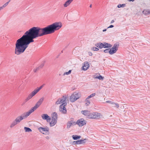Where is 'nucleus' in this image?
I'll return each instance as SVG.
<instances>
[{
    "label": "nucleus",
    "mask_w": 150,
    "mask_h": 150,
    "mask_svg": "<svg viewBox=\"0 0 150 150\" xmlns=\"http://www.w3.org/2000/svg\"><path fill=\"white\" fill-rule=\"evenodd\" d=\"M113 27H114V25H110L109 27H108L107 28H113Z\"/></svg>",
    "instance_id": "45"
},
{
    "label": "nucleus",
    "mask_w": 150,
    "mask_h": 150,
    "mask_svg": "<svg viewBox=\"0 0 150 150\" xmlns=\"http://www.w3.org/2000/svg\"><path fill=\"white\" fill-rule=\"evenodd\" d=\"M59 110L62 113L66 114L67 112L66 108L65 107H60L59 106Z\"/></svg>",
    "instance_id": "13"
},
{
    "label": "nucleus",
    "mask_w": 150,
    "mask_h": 150,
    "mask_svg": "<svg viewBox=\"0 0 150 150\" xmlns=\"http://www.w3.org/2000/svg\"><path fill=\"white\" fill-rule=\"evenodd\" d=\"M114 21L113 20H112V21H111V23H114Z\"/></svg>",
    "instance_id": "51"
},
{
    "label": "nucleus",
    "mask_w": 150,
    "mask_h": 150,
    "mask_svg": "<svg viewBox=\"0 0 150 150\" xmlns=\"http://www.w3.org/2000/svg\"><path fill=\"white\" fill-rule=\"evenodd\" d=\"M95 95L96 93H93L87 97L88 99H89L93 97Z\"/></svg>",
    "instance_id": "33"
},
{
    "label": "nucleus",
    "mask_w": 150,
    "mask_h": 150,
    "mask_svg": "<svg viewBox=\"0 0 150 150\" xmlns=\"http://www.w3.org/2000/svg\"><path fill=\"white\" fill-rule=\"evenodd\" d=\"M119 46V43L116 42L115 44L112 48H110L109 54L112 55L115 53L118 50Z\"/></svg>",
    "instance_id": "7"
},
{
    "label": "nucleus",
    "mask_w": 150,
    "mask_h": 150,
    "mask_svg": "<svg viewBox=\"0 0 150 150\" xmlns=\"http://www.w3.org/2000/svg\"><path fill=\"white\" fill-rule=\"evenodd\" d=\"M62 26L61 22H55L47 25L44 28L46 35L54 33L56 30L59 29Z\"/></svg>",
    "instance_id": "2"
},
{
    "label": "nucleus",
    "mask_w": 150,
    "mask_h": 150,
    "mask_svg": "<svg viewBox=\"0 0 150 150\" xmlns=\"http://www.w3.org/2000/svg\"><path fill=\"white\" fill-rule=\"evenodd\" d=\"M81 138V136H80V135H78V139H79Z\"/></svg>",
    "instance_id": "48"
},
{
    "label": "nucleus",
    "mask_w": 150,
    "mask_h": 150,
    "mask_svg": "<svg viewBox=\"0 0 150 150\" xmlns=\"http://www.w3.org/2000/svg\"><path fill=\"white\" fill-rule=\"evenodd\" d=\"M72 137L74 140H77L78 139V135H73L72 136Z\"/></svg>",
    "instance_id": "31"
},
{
    "label": "nucleus",
    "mask_w": 150,
    "mask_h": 150,
    "mask_svg": "<svg viewBox=\"0 0 150 150\" xmlns=\"http://www.w3.org/2000/svg\"><path fill=\"white\" fill-rule=\"evenodd\" d=\"M99 76H97L96 75H95L94 76V78L96 79H98L99 80H103L104 79V77H103L102 76L99 74Z\"/></svg>",
    "instance_id": "20"
},
{
    "label": "nucleus",
    "mask_w": 150,
    "mask_h": 150,
    "mask_svg": "<svg viewBox=\"0 0 150 150\" xmlns=\"http://www.w3.org/2000/svg\"><path fill=\"white\" fill-rule=\"evenodd\" d=\"M58 115L57 113L56 112H53L52 115V118L53 117L54 118L57 120Z\"/></svg>",
    "instance_id": "22"
},
{
    "label": "nucleus",
    "mask_w": 150,
    "mask_h": 150,
    "mask_svg": "<svg viewBox=\"0 0 150 150\" xmlns=\"http://www.w3.org/2000/svg\"><path fill=\"white\" fill-rule=\"evenodd\" d=\"M67 100L65 102H64L62 104H61L60 105V107H65L67 105V103L66 102Z\"/></svg>",
    "instance_id": "32"
},
{
    "label": "nucleus",
    "mask_w": 150,
    "mask_h": 150,
    "mask_svg": "<svg viewBox=\"0 0 150 150\" xmlns=\"http://www.w3.org/2000/svg\"><path fill=\"white\" fill-rule=\"evenodd\" d=\"M82 113L84 115L86 116L87 118L89 119H99L100 118V114L97 112L91 113L90 111L88 110L81 111Z\"/></svg>",
    "instance_id": "4"
},
{
    "label": "nucleus",
    "mask_w": 150,
    "mask_h": 150,
    "mask_svg": "<svg viewBox=\"0 0 150 150\" xmlns=\"http://www.w3.org/2000/svg\"><path fill=\"white\" fill-rule=\"evenodd\" d=\"M24 129L25 132H31L32 131L31 129L29 127H25Z\"/></svg>",
    "instance_id": "23"
},
{
    "label": "nucleus",
    "mask_w": 150,
    "mask_h": 150,
    "mask_svg": "<svg viewBox=\"0 0 150 150\" xmlns=\"http://www.w3.org/2000/svg\"><path fill=\"white\" fill-rule=\"evenodd\" d=\"M29 99H30L29 98H28V97H27L23 101L22 105H24L27 101H28L29 100Z\"/></svg>",
    "instance_id": "34"
},
{
    "label": "nucleus",
    "mask_w": 150,
    "mask_h": 150,
    "mask_svg": "<svg viewBox=\"0 0 150 150\" xmlns=\"http://www.w3.org/2000/svg\"><path fill=\"white\" fill-rule=\"evenodd\" d=\"M4 8V7L3 6H2L0 7V10Z\"/></svg>",
    "instance_id": "53"
},
{
    "label": "nucleus",
    "mask_w": 150,
    "mask_h": 150,
    "mask_svg": "<svg viewBox=\"0 0 150 150\" xmlns=\"http://www.w3.org/2000/svg\"><path fill=\"white\" fill-rule=\"evenodd\" d=\"M86 121L84 120L83 118H81L78 120L76 122V124H77L79 127H82L84 125H86Z\"/></svg>",
    "instance_id": "9"
},
{
    "label": "nucleus",
    "mask_w": 150,
    "mask_h": 150,
    "mask_svg": "<svg viewBox=\"0 0 150 150\" xmlns=\"http://www.w3.org/2000/svg\"><path fill=\"white\" fill-rule=\"evenodd\" d=\"M71 144L74 145L80 144L79 140L71 142Z\"/></svg>",
    "instance_id": "26"
},
{
    "label": "nucleus",
    "mask_w": 150,
    "mask_h": 150,
    "mask_svg": "<svg viewBox=\"0 0 150 150\" xmlns=\"http://www.w3.org/2000/svg\"><path fill=\"white\" fill-rule=\"evenodd\" d=\"M142 13L145 15H148L150 14V10L149 9H144Z\"/></svg>",
    "instance_id": "18"
},
{
    "label": "nucleus",
    "mask_w": 150,
    "mask_h": 150,
    "mask_svg": "<svg viewBox=\"0 0 150 150\" xmlns=\"http://www.w3.org/2000/svg\"><path fill=\"white\" fill-rule=\"evenodd\" d=\"M69 122H71L74 125H76V122L74 121V118H71L70 119V120L69 121Z\"/></svg>",
    "instance_id": "30"
},
{
    "label": "nucleus",
    "mask_w": 150,
    "mask_h": 150,
    "mask_svg": "<svg viewBox=\"0 0 150 150\" xmlns=\"http://www.w3.org/2000/svg\"><path fill=\"white\" fill-rule=\"evenodd\" d=\"M67 97L66 96H63L62 98H59V102L61 103H62L64 102L67 100Z\"/></svg>",
    "instance_id": "14"
},
{
    "label": "nucleus",
    "mask_w": 150,
    "mask_h": 150,
    "mask_svg": "<svg viewBox=\"0 0 150 150\" xmlns=\"http://www.w3.org/2000/svg\"><path fill=\"white\" fill-rule=\"evenodd\" d=\"M60 104H61V103L59 102V99H58L57 100L55 104L56 105H59Z\"/></svg>",
    "instance_id": "42"
},
{
    "label": "nucleus",
    "mask_w": 150,
    "mask_h": 150,
    "mask_svg": "<svg viewBox=\"0 0 150 150\" xmlns=\"http://www.w3.org/2000/svg\"><path fill=\"white\" fill-rule=\"evenodd\" d=\"M107 30V29H104V30H103V32H105V31H106Z\"/></svg>",
    "instance_id": "54"
},
{
    "label": "nucleus",
    "mask_w": 150,
    "mask_h": 150,
    "mask_svg": "<svg viewBox=\"0 0 150 150\" xmlns=\"http://www.w3.org/2000/svg\"><path fill=\"white\" fill-rule=\"evenodd\" d=\"M31 113V112L29 111L26 113L25 114V115H24L23 116L24 118H26L28 116H29Z\"/></svg>",
    "instance_id": "25"
},
{
    "label": "nucleus",
    "mask_w": 150,
    "mask_h": 150,
    "mask_svg": "<svg viewBox=\"0 0 150 150\" xmlns=\"http://www.w3.org/2000/svg\"><path fill=\"white\" fill-rule=\"evenodd\" d=\"M88 54L90 56H92V53L91 52H88Z\"/></svg>",
    "instance_id": "46"
},
{
    "label": "nucleus",
    "mask_w": 150,
    "mask_h": 150,
    "mask_svg": "<svg viewBox=\"0 0 150 150\" xmlns=\"http://www.w3.org/2000/svg\"><path fill=\"white\" fill-rule=\"evenodd\" d=\"M85 101L86 102L85 103L86 106L88 105L90 103L89 99H88L87 98L86 99Z\"/></svg>",
    "instance_id": "27"
},
{
    "label": "nucleus",
    "mask_w": 150,
    "mask_h": 150,
    "mask_svg": "<svg viewBox=\"0 0 150 150\" xmlns=\"http://www.w3.org/2000/svg\"><path fill=\"white\" fill-rule=\"evenodd\" d=\"M71 70H69L68 71L64 72V75H65V74L69 75V74H71Z\"/></svg>",
    "instance_id": "37"
},
{
    "label": "nucleus",
    "mask_w": 150,
    "mask_h": 150,
    "mask_svg": "<svg viewBox=\"0 0 150 150\" xmlns=\"http://www.w3.org/2000/svg\"><path fill=\"white\" fill-rule=\"evenodd\" d=\"M38 38L30 29L26 31L16 43L15 54L19 55L23 53L31 43L34 42V39Z\"/></svg>",
    "instance_id": "1"
},
{
    "label": "nucleus",
    "mask_w": 150,
    "mask_h": 150,
    "mask_svg": "<svg viewBox=\"0 0 150 150\" xmlns=\"http://www.w3.org/2000/svg\"><path fill=\"white\" fill-rule=\"evenodd\" d=\"M36 94V93L35 92V91H32L31 93L28 96V97L30 99H31L33 96L35 95Z\"/></svg>",
    "instance_id": "19"
},
{
    "label": "nucleus",
    "mask_w": 150,
    "mask_h": 150,
    "mask_svg": "<svg viewBox=\"0 0 150 150\" xmlns=\"http://www.w3.org/2000/svg\"><path fill=\"white\" fill-rule=\"evenodd\" d=\"M128 0L130 2H131V1L133 2L135 0Z\"/></svg>",
    "instance_id": "52"
},
{
    "label": "nucleus",
    "mask_w": 150,
    "mask_h": 150,
    "mask_svg": "<svg viewBox=\"0 0 150 150\" xmlns=\"http://www.w3.org/2000/svg\"><path fill=\"white\" fill-rule=\"evenodd\" d=\"M38 37L47 35L44 28L33 27L30 29Z\"/></svg>",
    "instance_id": "3"
},
{
    "label": "nucleus",
    "mask_w": 150,
    "mask_h": 150,
    "mask_svg": "<svg viewBox=\"0 0 150 150\" xmlns=\"http://www.w3.org/2000/svg\"><path fill=\"white\" fill-rule=\"evenodd\" d=\"M25 119L23 116L21 115L17 117L15 120L13 121L10 125V127L12 128L17 124L19 123L22 120Z\"/></svg>",
    "instance_id": "6"
},
{
    "label": "nucleus",
    "mask_w": 150,
    "mask_h": 150,
    "mask_svg": "<svg viewBox=\"0 0 150 150\" xmlns=\"http://www.w3.org/2000/svg\"><path fill=\"white\" fill-rule=\"evenodd\" d=\"M56 123L55 122H54V121H53L52 120L50 122V127H52L55 125Z\"/></svg>",
    "instance_id": "28"
},
{
    "label": "nucleus",
    "mask_w": 150,
    "mask_h": 150,
    "mask_svg": "<svg viewBox=\"0 0 150 150\" xmlns=\"http://www.w3.org/2000/svg\"><path fill=\"white\" fill-rule=\"evenodd\" d=\"M44 100V98H41L36 103L35 106L33 107L35 110L38 108L42 103Z\"/></svg>",
    "instance_id": "11"
},
{
    "label": "nucleus",
    "mask_w": 150,
    "mask_h": 150,
    "mask_svg": "<svg viewBox=\"0 0 150 150\" xmlns=\"http://www.w3.org/2000/svg\"><path fill=\"white\" fill-rule=\"evenodd\" d=\"M35 110H36L33 107L29 111L32 113Z\"/></svg>",
    "instance_id": "39"
},
{
    "label": "nucleus",
    "mask_w": 150,
    "mask_h": 150,
    "mask_svg": "<svg viewBox=\"0 0 150 150\" xmlns=\"http://www.w3.org/2000/svg\"><path fill=\"white\" fill-rule=\"evenodd\" d=\"M81 97L80 93L76 92H74L72 94L70 98V101L72 103L74 102L79 98Z\"/></svg>",
    "instance_id": "5"
},
{
    "label": "nucleus",
    "mask_w": 150,
    "mask_h": 150,
    "mask_svg": "<svg viewBox=\"0 0 150 150\" xmlns=\"http://www.w3.org/2000/svg\"><path fill=\"white\" fill-rule=\"evenodd\" d=\"M43 86V85H42L40 86L37 89H35L34 90V91L36 93L41 89Z\"/></svg>",
    "instance_id": "24"
},
{
    "label": "nucleus",
    "mask_w": 150,
    "mask_h": 150,
    "mask_svg": "<svg viewBox=\"0 0 150 150\" xmlns=\"http://www.w3.org/2000/svg\"><path fill=\"white\" fill-rule=\"evenodd\" d=\"M91 49L95 51H97L99 50V49L98 48L95 47H92Z\"/></svg>",
    "instance_id": "36"
},
{
    "label": "nucleus",
    "mask_w": 150,
    "mask_h": 150,
    "mask_svg": "<svg viewBox=\"0 0 150 150\" xmlns=\"http://www.w3.org/2000/svg\"><path fill=\"white\" fill-rule=\"evenodd\" d=\"M42 118L43 120H46L47 122H50L51 120V117L47 114H42L41 115Z\"/></svg>",
    "instance_id": "10"
},
{
    "label": "nucleus",
    "mask_w": 150,
    "mask_h": 150,
    "mask_svg": "<svg viewBox=\"0 0 150 150\" xmlns=\"http://www.w3.org/2000/svg\"><path fill=\"white\" fill-rule=\"evenodd\" d=\"M39 131L43 134L48 135L49 133V129L46 126L45 127H40L38 128Z\"/></svg>",
    "instance_id": "8"
},
{
    "label": "nucleus",
    "mask_w": 150,
    "mask_h": 150,
    "mask_svg": "<svg viewBox=\"0 0 150 150\" xmlns=\"http://www.w3.org/2000/svg\"><path fill=\"white\" fill-rule=\"evenodd\" d=\"M95 46L100 49H102L103 48V42H99L97 44H95Z\"/></svg>",
    "instance_id": "16"
},
{
    "label": "nucleus",
    "mask_w": 150,
    "mask_h": 150,
    "mask_svg": "<svg viewBox=\"0 0 150 150\" xmlns=\"http://www.w3.org/2000/svg\"><path fill=\"white\" fill-rule=\"evenodd\" d=\"M52 120L53 121H54V122H55L57 123V119L52 117Z\"/></svg>",
    "instance_id": "44"
},
{
    "label": "nucleus",
    "mask_w": 150,
    "mask_h": 150,
    "mask_svg": "<svg viewBox=\"0 0 150 150\" xmlns=\"http://www.w3.org/2000/svg\"><path fill=\"white\" fill-rule=\"evenodd\" d=\"M112 47L111 44L106 42H103V48H110Z\"/></svg>",
    "instance_id": "15"
},
{
    "label": "nucleus",
    "mask_w": 150,
    "mask_h": 150,
    "mask_svg": "<svg viewBox=\"0 0 150 150\" xmlns=\"http://www.w3.org/2000/svg\"><path fill=\"white\" fill-rule=\"evenodd\" d=\"M90 8H91L92 7V5L91 4L90 6Z\"/></svg>",
    "instance_id": "56"
},
{
    "label": "nucleus",
    "mask_w": 150,
    "mask_h": 150,
    "mask_svg": "<svg viewBox=\"0 0 150 150\" xmlns=\"http://www.w3.org/2000/svg\"><path fill=\"white\" fill-rule=\"evenodd\" d=\"M73 0H68L66 1L64 4V7H67L68 6Z\"/></svg>",
    "instance_id": "17"
},
{
    "label": "nucleus",
    "mask_w": 150,
    "mask_h": 150,
    "mask_svg": "<svg viewBox=\"0 0 150 150\" xmlns=\"http://www.w3.org/2000/svg\"><path fill=\"white\" fill-rule=\"evenodd\" d=\"M88 141V139L86 138L83 139H79L80 144H84L86 143V141Z\"/></svg>",
    "instance_id": "21"
},
{
    "label": "nucleus",
    "mask_w": 150,
    "mask_h": 150,
    "mask_svg": "<svg viewBox=\"0 0 150 150\" xmlns=\"http://www.w3.org/2000/svg\"><path fill=\"white\" fill-rule=\"evenodd\" d=\"M46 138L47 139H49V137H48V136H47L46 137Z\"/></svg>",
    "instance_id": "55"
},
{
    "label": "nucleus",
    "mask_w": 150,
    "mask_h": 150,
    "mask_svg": "<svg viewBox=\"0 0 150 150\" xmlns=\"http://www.w3.org/2000/svg\"><path fill=\"white\" fill-rule=\"evenodd\" d=\"M44 63H42V64H41V65L39 66V68H40V69H41L44 66Z\"/></svg>",
    "instance_id": "43"
},
{
    "label": "nucleus",
    "mask_w": 150,
    "mask_h": 150,
    "mask_svg": "<svg viewBox=\"0 0 150 150\" xmlns=\"http://www.w3.org/2000/svg\"><path fill=\"white\" fill-rule=\"evenodd\" d=\"M106 102L107 103H112V102H111V101L110 100H107L106 101Z\"/></svg>",
    "instance_id": "47"
},
{
    "label": "nucleus",
    "mask_w": 150,
    "mask_h": 150,
    "mask_svg": "<svg viewBox=\"0 0 150 150\" xmlns=\"http://www.w3.org/2000/svg\"><path fill=\"white\" fill-rule=\"evenodd\" d=\"M36 69L38 71V70H39L40 69L39 67H37L36 68Z\"/></svg>",
    "instance_id": "49"
},
{
    "label": "nucleus",
    "mask_w": 150,
    "mask_h": 150,
    "mask_svg": "<svg viewBox=\"0 0 150 150\" xmlns=\"http://www.w3.org/2000/svg\"><path fill=\"white\" fill-rule=\"evenodd\" d=\"M89 67V64L88 62L84 63V64L82 67V70L84 71L86 70Z\"/></svg>",
    "instance_id": "12"
},
{
    "label": "nucleus",
    "mask_w": 150,
    "mask_h": 150,
    "mask_svg": "<svg viewBox=\"0 0 150 150\" xmlns=\"http://www.w3.org/2000/svg\"><path fill=\"white\" fill-rule=\"evenodd\" d=\"M112 104H115L116 105V107L117 108H118L119 107V105L117 103H115L114 102H112L111 103Z\"/></svg>",
    "instance_id": "40"
},
{
    "label": "nucleus",
    "mask_w": 150,
    "mask_h": 150,
    "mask_svg": "<svg viewBox=\"0 0 150 150\" xmlns=\"http://www.w3.org/2000/svg\"><path fill=\"white\" fill-rule=\"evenodd\" d=\"M126 6V4H118L117 7L118 8H120V7H124Z\"/></svg>",
    "instance_id": "29"
},
{
    "label": "nucleus",
    "mask_w": 150,
    "mask_h": 150,
    "mask_svg": "<svg viewBox=\"0 0 150 150\" xmlns=\"http://www.w3.org/2000/svg\"><path fill=\"white\" fill-rule=\"evenodd\" d=\"M103 52L105 53H108V52L109 53L110 48H108L107 49H105V50H104Z\"/></svg>",
    "instance_id": "38"
},
{
    "label": "nucleus",
    "mask_w": 150,
    "mask_h": 150,
    "mask_svg": "<svg viewBox=\"0 0 150 150\" xmlns=\"http://www.w3.org/2000/svg\"><path fill=\"white\" fill-rule=\"evenodd\" d=\"M33 71L35 72H36L37 71H38L36 69H34Z\"/></svg>",
    "instance_id": "50"
},
{
    "label": "nucleus",
    "mask_w": 150,
    "mask_h": 150,
    "mask_svg": "<svg viewBox=\"0 0 150 150\" xmlns=\"http://www.w3.org/2000/svg\"><path fill=\"white\" fill-rule=\"evenodd\" d=\"M62 52H63V51H62Z\"/></svg>",
    "instance_id": "57"
},
{
    "label": "nucleus",
    "mask_w": 150,
    "mask_h": 150,
    "mask_svg": "<svg viewBox=\"0 0 150 150\" xmlns=\"http://www.w3.org/2000/svg\"><path fill=\"white\" fill-rule=\"evenodd\" d=\"M73 124L71 122H68L67 123V128H70L71 125Z\"/></svg>",
    "instance_id": "35"
},
{
    "label": "nucleus",
    "mask_w": 150,
    "mask_h": 150,
    "mask_svg": "<svg viewBox=\"0 0 150 150\" xmlns=\"http://www.w3.org/2000/svg\"><path fill=\"white\" fill-rule=\"evenodd\" d=\"M8 1L6 2L5 4H4V5H3V6L4 7V8L8 5L9 3V1Z\"/></svg>",
    "instance_id": "41"
}]
</instances>
